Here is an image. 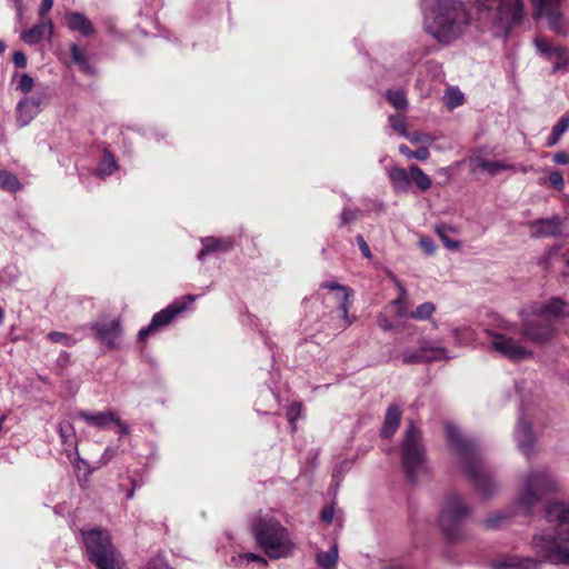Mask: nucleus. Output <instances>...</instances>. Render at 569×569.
I'll list each match as a JSON object with an SVG mask.
<instances>
[{"label":"nucleus","mask_w":569,"mask_h":569,"mask_svg":"<svg viewBox=\"0 0 569 569\" xmlns=\"http://www.w3.org/2000/svg\"><path fill=\"white\" fill-rule=\"evenodd\" d=\"M47 338L52 343H61L67 347H70L76 342L70 336L60 331H51L47 335Z\"/></svg>","instance_id":"41"},{"label":"nucleus","mask_w":569,"mask_h":569,"mask_svg":"<svg viewBox=\"0 0 569 569\" xmlns=\"http://www.w3.org/2000/svg\"><path fill=\"white\" fill-rule=\"evenodd\" d=\"M78 416L87 423L98 429H108L117 418V413L113 411H102L96 413L90 411H80Z\"/></svg>","instance_id":"22"},{"label":"nucleus","mask_w":569,"mask_h":569,"mask_svg":"<svg viewBox=\"0 0 569 569\" xmlns=\"http://www.w3.org/2000/svg\"><path fill=\"white\" fill-rule=\"evenodd\" d=\"M10 1L13 3V7H14L16 12H17V17L19 19L22 18L23 10H24L23 0H10Z\"/></svg>","instance_id":"63"},{"label":"nucleus","mask_w":569,"mask_h":569,"mask_svg":"<svg viewBox=\"0 0 569 569\" xmlns=\"http://www.w3.org/2000/svg\"><path fill=\"white\" fill-rule=\"evenodd\" d=\"M300 408H301V406L299 403H293L290 406L288 413H287L290 421H293L296 419V417L298 416V413L300 411Z\"/></svg>","instance_id":"62"},{"label":"nucleus","mask_w":569,"mask_h":569,"mask_svg":"<svg viewBox=\"0 0 569 569\" xmlns=\"http://www.w3.org/2000/svg\"><path fill=\"white\" fill-rule=\"evenodd\" d=\"M320 288L328 289L332 292V298L337 303V309L339 315L345 320V326H350L351 320L349 319L348 309L351 305L350 302V292L347 287L338 283V282H323Z\"/></svg>","instance_id":"16"},{"label":"nucleus","mask_w":569,"mask_h":569,"mask_svg":"<svg viewBox=\"0 0 569 569\" xmlns=\"http://www.w3.org/2000/svg\"><path fill=\"white\" fill-rule=\"evenodd\" d=\"M537 51L548 61L555 60L552 73L569 69V48L556 46L546 37H537L533 40Z\"/></svg>","instance_id":"13"},{"label":"nucleus","mask_w":569,"mask_h":569,"mask_svg":"<svg viewBox=\"0 0 569 569\" xmlns=\"http://www.w3.org/2000/svg\"><path fill=\"white\" fill-rule=\"evenodd\" d=\"M426 31L440 43L457 39L469 23V16L458 0H422Z\"/></svg>","instance_id":"2"},{"label":"nucleus","mask_w":569,"mask_h":569,"mask_svg":"<svg viewBox=\"0 0 569 569\" xmlns=\"http://www.w3.org/2000/svg\"><path fill=\"white\" fill-rule=\"evenodd\" d=\"M387 99L388 101L398 110H401V109H406L408 103H407V99H406V96L402 91L400 90H396V91H392V90H388L387 93Z\"/></svg>","instance_id":"36"},{"label":"nucleus","mask_w":569,"mask_h":569,"mask_svg":"<svg viewBox=\"0 0 569 569\" xmlns=\"http://www.w3.org/2000/svg\"><path fill=\"white\" fill-rule=\"evenodd\" d=\"M532 234L535 237H555L561 232V219L552 217L540 219L531 224Z\"/></svg>","instance_id":"21"},{"label":"nucleus","mask_w":569,"mask_h":569,"mask_svg":"<svg viewBox=\"0 0 569 569\" xmlns=\"http://www.w3.org/2000/svg\"><path fill=\"white\" fill-rule=\"evenodd\" d=\"M435 231L437 236L441 239L443 246L450 250H457L460 247V242L456 240H451L448 237V233L457 232V229L447 223H439L436 226Z\"/></svg>","instance_id":"27"},{"label":"nucleus","mask_w":569,"mask_h":569,"mask_svg":"<svg viewBox=\"0 0 569 569\" xmlns=\"http://www.w3.org/2000/svg\"><path fill=\"white\" fill-rule=\"evenodd\" d=\"M560 138H561V136L551 129V132L547 139L546 146L547 147L556 146L559 142Z\"/></svg>","instance_id":"61"},{"label":"nucleus","mask_w":569,"mask_h":569,"mask_svg":"<svg viewBox=\"0 0 569 569\" xmlns=\"http://www.w3.org/2000/svg\"><path fill=\"white\" fill-rule=\"evenodd\" d=\"M34 86V79L30 77L28 73H22L19 76L18 83L16 86V90L27 94L32 91Z\"/></svg>","instance_id":"42"},{"label":"nucleus","mask_w":569,"mask_h":569,"mask_svg":"<svg viewBox=\"0 0 569 569\" xmlns=\"http://www.w3.org/2000/svg\"><path fill=\"white\" fill-rule=\"evenodd\" d=\"M378 323H379V327L381 329H383L385 331H389V330L393 329V325L387 318L380 317L378 319Z\"/></svg>","instance_id":"64"},{"label":"nucleus","mask_w":569,"mask_h":569,"mask_svg":"<svg viewBox=\"0 0 569 569\" xmlns=\"http://www.w3.org/2000/svg\"><path fill=\"white\" fill-rule=\"evenodd\" d=\"M389 179L397 191H408L410 188V172L408 173L403 168H391Z\"/></svg>","instance_id":"25"},{"label":"nucleus","mask_w":569,"mask_h":569,"mask_svg":"<svg viewBox=\"0 0 569 569\" xmlns=\"http://www.w3.org/2000/svg\"><path fill=\"white\" fill-rule=\"evenodd\" d=\"M154 331H157V329L154 327H151V322H150L147 327H143L139 330L138 339L140 341H143L151 332H154Z\"/></svg>","instance_id":"57"},{"label":"nucleus","mask_w":569,"mask_h":569,"mask_svg":"<svg viewBox=\"0 0 569 569\" xmlns=\"http://www.w3.org/2000/svg\"><path fill=\"white\" fill-rule=\"evenodd\" d=\"M410 182H415L421 190H427L431 187V179L426 174L417 164L409 167Z\"/></svg>","instance_id":"30"},{"label":"nucleus","mask_w":569,"mask_h":569,"mask_svg":"<svg viewBox=\"0 0 569 569\" xmlns=\"http://www.w3.org/2000/svg\"><path fill=\"white\" fill-rule=\"evenodd\" d=\"M548 260L551 266L561 263L569 268V249L565 253H560L559 248L551 249L548 253Z\"/></svg>","instance_id":"38"},{"label":"nucleus","mask_w":569,"mask_h":569,"mask_svg":"<svg viewBox=\"0 0 569 569\" xmlns=\"http://www.w3.org/2000/svg\"><path fill=\"white\" fill-rule=\"evenodd\" d=\"M335 510L332 507H326L320 513V519L326 523H331L333 520Z\"/></svg>","instance_id":"56"},{"label":"nucleus","mask_w":569,"mask_h":569,"mask_svg":"<svg viewBox=\"0 0 569 569\" xmlns=\"http://www.w3.org/2000/svg\"><path fill=\"white\" fill-rule=\"evenodd\" d=\"M566 303L559 298L548 302H533L522 308L520 335L528 341L541 346L556 333V320L565 312Z\"/></svg>","instance_id":"4"},{"label":"nucleus","mask_w":569,"mask_h":569,"mask_svg":"<svg viewBox=\"0 0 569 569\" xmlns=\"http://www.w3.org/2000/svg\"><path fill=\"white\" fill-rule=\"evenodd\" d=\"M202 249L198 253V260L204 261L206 257L210 253L218 251H229L234 247L232 238L219 239L214 237H206L201 239Z\"/></svg>","instance_id":"17"},{"label":"nucleus","mask_w":569,"mask_h":569,"mask_svg":"<svg viewBox=\"0 0 569 569\" xmlns=\"http://www.w3.org/2000/svg\"><path fill=\"white\" fill-rule=\"evenodd\" d=\"M401 413V408L398 405H390L388 407L381 429V437L390 438L395 435L400 423Z\"/></svg>","instance_id":"23"},{"label":"nucleus","mask_w":569,"mask_h":569,"mask_svg":"<svg viewBox=\"0 0 569 569\" xmlns=\"http://www.w3.org/2000/svg\"><path fill=\"white\" fill-rule=\"evenodd\" d=\"M83 543L89 556V560L102 569L120 561L108 531L91 529L82 532Z\"/></svg>","instance_id":"9"},{"label":"nucleus","mask_w":569,"mask_h":569,"mask_svg":"<svg viewBox=\"0 0 569 569\" xmlns=\"http://www.w3.org/2000/svg\"><path fill=\"white\" fill-rule=\"evenodd\" d=\"M12 61L18 68H26L27 66V57L22 51H14Z\"/></svg>","instance_id":"54"},{"label":"nucleus","mask_w":569,"mask_h":569,"mask_svg":"<svg viewBox=\"0 0 569 569\" xmlns=\"http://www.w3.org/2000/svg\"><path fill=\"white\" fill-rule=\"evenodd\" d=\"M53 0H42L41 7L39 9V16L44 18V16L52 9Z\"/></svg>","instance_id":"58"},{"label":"nucleus","mask_w":569,"mask_h":569,"mask_svg":"<svg viewBox=\"0 0 569 569\" xmlns=\"http://www.w3.org/2000/svg\"><path fill=\"white\" fill-rule=\"evenodd\" d=\"M533 18H546L548 27L558 34H567L569 21L562 10V0H531Z\"/></svg>","instance_id":"10"},{"label":"nucleus","mask_w":569,"mask_h":569,"mask_svg":"<svg viewBox=\"0 0 569 569\" xmlns=\"http://www.w3.org/2000/svg\"><path fill=\"white\" fill-rule=\"evenodd\" d=\"M17 112V122L19 127H26L28 126L34 117L39 113L31 107H28L26 102H22L21 100L17 103L16 108Z\"/></svg>","instance_id":"29"},{"label":"nucleus","mask_w":569,"mask_h":569,"mask_svg":"<svg viewBox=\"0 0 569 569\" xmlns=\"http://www.w3.org/2000/svg\"><path fill=\"white\" fill-rule=\"evenodd\" d=\"M507 516L503 513H497L486 519L485 525L487 528H498L505 520Z\"/></svg>","instance_id":"50"},{"label":"nucleus","mask_w":569,"mask_h":569,"mask_svg":"<svg viewBox=\"0 0 569 569\" xmlns=\"http://www.w3.org/2000/svg\"><path fill=\"white\" fill-rule=\"evenodd\" d=\"M318 566L322 569H332L336 567L338 561V547L337 545L331 546L328 551L318 552L316 556Z\"/></svg>","instance_id":"28"},{"label":"nucleus","mask_w":569,"mask_h":569,"mask_svg":"<svg viewBox=\"0 0 569 569\" xmlns=\"http://www.w3.org/2000/svg\"><path fill=\"white\" fill-rule=\"evenodd\" d=\"M419 246L422 249V251L428 256L433 254L437 249L435 241L429 237H422L419 240Z\"/></svg>","instance_id":"46"},{"label":"nucleus","mask_w":569,"mask_h":569,"mask_svg":"<svg viewBox=\"0 0 569 569\" xmlns=\"http://www.w3.org/2000/svg\"><path fill=\"white\" fill-rule=\"evenodd\" d=\"M197 296L187 295L183 297V302L174 301L169 305L167 308L153 315L151 319V327H154L157 330L169 325L179 313L187 309L189 303H192L196 300Z\"/></svg>","instance_id":"14"},{"label":"nucleus","mask_w":569,"mask_h":569,"mask_svg":"<svg viewBox=\"0 0 569 569\" xmlns=\"http://www.w3.org/2000/svg\"><path fill=\"white\" fill-rule=\"evenodd\" d=\"M553 161L557 164H569V154L566 152H557L553 156Z\"/></svg>","instance_id":"60"},{"label":"nucleus","mask_w":569,"mask_h":569,"mask_svg":"<svg viewBox=\"0 0 569 569\" xmlns=\"http://www.w3.org/2000/svg\"><path fill=\"white\" fill-rule=\"evenodd\" d=\"M548 181L557 190H562L565 186L563 177L560 171H552L548 177Z\"/></svg>","instance_id":"48"},{"label":"nucleus","mask_w":569,"mask_h":569,"mask_svg":"<svg viewBox=\"0 0 569 569\" xmlns=\"http://www.w3.org/2000/svg\"><path fill=\"white\" fill-rule=\"evenodd\" d=\"M150 569H172L161 557H156L149 561Z\"/></svg>","instance_id":"53"},{"label":"nucleus","mask_w":569,"mask_h":569,"mask_svg":"<svg viewBox=\"0 0 569 569\" xmlns=\"http://www.w3.org/2000/svg\"><path fill=\"white\" fill-rule=\"evenodd\" d=\"M0 188L9 192H17L21 189V183L13 173L0 170Z\"/></svg>","instance_id":"32"},{"label":"nucleus","mask_w":569,"mask_h":569,"mask_svg":"<svg viewBox=\"0 0 569 569\" xmlns=\"http://www.w3.org/2000/svg\"><path fill=\"white\" fill-rule=\"evenodd\" d=\"M569 129V116L561 117L552 127V130L562 136Z\"/></svg>","instance_id":"51"},{"label":"nucleus","mask_w":569,"mask_h":569,"mask_svg":"<svg viewBox=\"0 0 569 569\" xmlns=\"http://www.w3.org/2000/svg\"><path fill=\"white\" fill-rule=\"evenodd\" d=\"M487 335L489 348L513 362L532 357V351L512 337L490 330L487 331Z\"/></svg>","instance_id":"11"},{"label":"nucleus","mask_w":569,"mask_h":569,"mask_svg":"<svg viewBox=\"0 0 569 569\" xmlns=\"http://www.w3.org/2000/svg\"><path fill=\"white\" fill-rule=\"evenodd\" d=\"M401 360L406 365H416L426 361L425 345L418 349H406L402 351Z\"/></svg>","instance_id":"33"},{"label":"nucleus","mask_w":569,"mask_h":569,"mask_svg":"<svg viewBox=\"0 0 569 569\" xmlns=\"http://www.w3.org/2000/svg\"><path fill=\"white\" fill-rule=\"evenodd\" d=\"M435 310L436 306L432 302H423L410 313V317L417 320H427L432 316Z\"/></svg>","instance_id":"35"},{"label":"nucleus","mask_w":569,"mask_h":569,"mask_svg":"<svg viewBox=\"0 0 569 569\" xmlns=\"http://www.w3.org/2000/svg\"><path fill=\"white\" fill-rule=\"evenodd\" d=\"M96 338L109 348H116L121 338L122 328L119 319L110 322H96L92 325Z\"/></svg>","instance_id":"15"},{"label":"nucleus","mask_w":569,"mask_h":569,"mask_svg":"<svg viewBox=\"0 0 569 569\" xmlns=\"http://www.w3.org/2000/svg\"><path fill=\"white\" fill-rule=\"evenodd\" d=\"M356 240L358 242V246H359V249H360L362 256L367 259H371L372 254H371L370 248H369L368 243L366 242L365 238L361 234H358L356 237Z\"/></svg>","instance_id":"52"},{"label":"nucleus","mask_w":569,"mask_h":569,"mask_svg":"<svg viewBox=\"0 0 569 569\" xmlns=\"http://www.w3.org/2000/svg\"><path fill=\"white\" fill-rule=\"evenodd\" d=\"M447 350L441 347H430L425 345V362L437 361L447 358Z\"/></svg>","instance_id":"37"},{"label":"nucleus","mask_w":569,"mask_h":569,"mask_svg":"<svg viewBox=\"0 0 569 569\" xmlns=\"http://www.w3.org/2000/svg\"><path fill=\"white\" fill-rule=\"evenodd\" d=\"M247 562H259L263 567L268 565L267 560L263 557L257 556L254 553L248 552L241 556Z\"/></svg>","instance_id":"55"},{"label":"nucleus","mask_w":569,"mask_h":569,"mask_svg":"<svg viewBox=\"0 0 569 569\" xmlns=\"http://www.w3.org/2000/svg\"><path fill=\"white\" fill-rule=\"evenodd\" d=\"M401 465L407 481L416 483L420 477L429 473L426 448L420 430L410 422L401 443Z\"/></svg>","instance_id":"6"},{"label":"nucleus","mask_w":569,"mask_h":569,"mask_svg":"<svg viewBox=\"0 0 569 569\" xmlns=\"http://www.w3.org/2000/svg\"><path fill=\"white\" fill-rule=\"evenodd\" d=\"M522 18L523 9L520 0H501L493 22L495 36L507 37L512 26L520 23Z\"/></svg>","instance_id":"12"},{"label":"nucleus","mask_w":569,"mask_h":569,"mask_svg":"<svg viewBox=\"0 0 569 569\" xmlns=\"http://www.w3.org/2000/svg\"><path fill=\"white\" fill-rule=\"evenodd\" d=\"M390 127L398 131L402 137H409V132L407 131V124L402 117L400 116H390L389 117Z\"/></svg>","instance_id":"44"},{"label":"nucleus","mask_w":569,"mask_h":569,"mask_svg":"<svg viewBox=\"0 0 569 569\" xmlns=\"http://www.w3.org/2000/svg\"><path fill=\"white\" fill-rule=\"evenodd\" d=\"M66 23L69 30L77 31L83 37H91L94 33L92 22L81 12H68L66 14Z\"/></svg>","instance_id":"20"},{"label":"nucleus","mask_w":569,"mask_h":569,"mask_svg":"<svg viewBox=\"0 0 569 569\" xmlns=\"http://www.w3.org/2000/svg\"><path fill=\"white\" fill-rule=\"evenodd\" d=\"M470 168L473 172L481 170L488 172L490 176H497L505 170H515L516 166L503 161L486 160L485 158L477 156L470 159Z\"/></svg>","instance_id":"19"},{"label":"nucleus","mask_w":569,"mask_h":569,"mask_svg":"<svg viewBox=\"0 0 569 569\" xmlns=\"http://www.w3.org/2000/svg\"><path fill=\"white\" fill-rule=\"evenodd\" d=\"M52 29H53V24H52L51 21H49V22L41 21V22L34 24L29 30L23 31L21 33V39L27 44H36V43L40 42L43 39L44 32L47 30H49V32H51Z\"/></svg>","instance_id":"24"},{"label":"nucleus","mask_w":569,"mask_h":569,"mask_svg":"<svg viewBox=\"0 0 569 569\" xmlns=\"http://www.w3.org/2000/svg\"><path fill=\"white\" fill-rule=\"evenodd\" d=\"M21 101L26 102L28 107H31L36 111L40 112L41 107L46 102V96L42 93H36L33 96L22 98Z\"/></svg>","instance_id":"43"},{"label":"nucleus","mask_w":569,"mask_h":569,"mask_svg":"<svg viewBox=\"0 0 569 569\" xmlns=\"http://www.w3.org/2000/svg\"><path fill=\"white\" fill-rule=\"evenodd\" d=\"M118 169L117 162L109 150L103 151V157L98 164V176L104 177L112 174Z\"/></svg>","instance_id":"31"},{"label":"nucleus","mask_w":569,"mask_h":569,"mask_svg":"<svg viewBox=\"0 0 569 569\" xmlns=\"http://www.w3.org/2000/svg\"><path fill=\"white\" fill-rule=\"evenodd\" d=\"M495 569H539V562L531 558L510 559L496 563Z\"/></svg>","instance_id":"26"},{"label":"nucleus","mask_w":569,"mask_h":569,"mask_svg":"<svg viewBox=\"0 0 569 569\" xmlns=\"http://www.w3.org/2000/svg\"><path fill=\"white\" fill-rule=\"evenodd\" d=\"M446 104L450 108H457L463 103V94L456 89H449L445 96Z\"/></svg>","instance_id":"40"},{"label":"nucleus","mask_w":569,"mask_h":569,"mask_svg":"<svg viewBox=\"0 0 569 569\" xmlns=\"http://www.w3.org/2000/svg\"><path fill=\"white\" fill-rule=\"evenodd\" d=\"M70 53H71V57H72V60L78 66H80L83 70H89L90 66H89V62H88V58L84 54V52L77 44H72L70 47Z\"/></svg>","instance_id":"39"},{"label":"nucleus","mask_w":569,"mask_h":569,"mask_svg":"<svg viewBox=\"0 0 569 569\" xmlns=\"http://www.w3.org/2000/svg\"><path fill=\"white\" fill-rule=\"evenodd\" d=\"M360 213H361V211L358 208H355V209L345 208L340 214L341 226L351 223L359 217Z\"/></svg>","instance_id":"45"},{"label":"nucleus","mask_w":569,"mask_h":569,"mask_svg":"<svg viewBox=\"0 0 569 569\" xmlns=\"http://www.w3.org/2000/svg\"><path fill=\"white\" fill-rule=\"evenodd\" d=\"M119 428V432L121 436H127L130 432L129 426L123 422L118 416L113 422Z\"/></svg>","instance_id":"59"},{"label":"nucleus","mask_w":569,"mask_h":569,"mask_svg":"<svg viewBox=\"0 0 569 569\" xmlns=\"http://www.w3.org/2000/svg\"><path fill=\"white\" fill-rule=\"evenodd\" d=\"M556 488V480L549 471L546 469L533 470L522 478L517 507L525 515H530L545 495L553 492Z\"/></svg>","instance_id":"8"},{"label":"nucleus","mask_w":569,"mask_h":569,"mask_svg":"<svg viewBox=\"0 0 569 569\" xmlns=\"http://www.w3.org/2000/svg\"><path fill=\"white\" fill-rule=\"evenodd\" d=\"M515 438L519 450L525 455L530 456L533 448V432L530 423L522 418H520L517 423Z\"/></svg>","instance_id":"18"},{"label":"nucleus","mask_w":569,"mask_h":569,"mask_svg":"<svg viewBox=\"0 0 569 569\" xmlns=\"http://www.w3.org/2000/svg\"><path fill=\"white\" fill-rule=\"evenodd\" d=\"M392 305L397 308V316L403 318L407 316V308L405 301V289L401 288V296L392 301Z\"/></svg>","instance_id":"47"},{"label":"nucleus","mask_w":569,"mask_h":569,"mask_svg":"<svg viewBox=\"0 0 569 569\" xmlns=\"http://www.w3.org/2000/svg\"><path fill=\"white\" fill-rule=\"evenodd\" d=\"M252 532L257 545L271 559L287 558L295 550L288 529L272 517L258 515Z\"/></svg>","instance_id":"5"},{"label":"nucleus","mask_w":569,"mask_h":569,"mask_svg":"<svg viewBox=\"0 0 569 569\" xmlns=\"http://www.w3.org/2000/svg\"><path fill=\"white\" fill-rule=\"evenodd\" d=\"M399 152L408 158H415L420 161L427 160L430 156L429 149L427 147H420L412 151L407 144H400Z\"/></svg>","instance_id":"34"},{"label":"nucleus","mask_w":569,"mask_h":569,"mask_svg":"<svg viewBox=\"0 0 569 569\" xmlns=\"http://www.w3.org/2000/svg\"><path fill=\"white\" fill-rule=\"evenodd\" d=\"M412 143L419 142H432V138L429 133L415 131L413 133H409V137H406Z\"/></svg>","instance_id":"49"},{"label":"nucleus","mask_w":569,"mask_h":569,"mask_svg":"<svg viewBox=\"0 0 569 569\" xmlns=\"http://www.w3.org/2000/svg\"><path fill=\"white\" fill-rule=\"evenodd\" d=\"M471 513L470 507L458 495H449L439 512V526L449 541H461L466 538L465 523Z\"/></svg>","instance_id":"7"},{"label":"nucleus","mask_w":569,"mask_h":569,"mask_svg":"<svg viewBox=\"0 0 569 569\" xmlns=\"http://www.w3.org/2000/svg\"><path fill=\"white\" fill-rule=\"evenodd\" d=\"M546 519L550 529L532 537V548L542 559L555 565L569 563V506L550 503L546 509Z\"/></svg>","instance_id":"1"},{"label":"nucleus","mask_w":569,"mask_h":569,"mask_svg":"<svg viewBox=\"0 0 569 569\" xmlns=\"http://www.w3.org/2000/svg\"><path fill=\"white\" fill-rule=\"evenodd\" d=\"M446 437L459 459L461 471L485 497H491L498 487L491 473L485 468L477 445L471 439L465 438L452 423L446 425Z\"/></svg>","instance_id":"3"}]
</instances>
